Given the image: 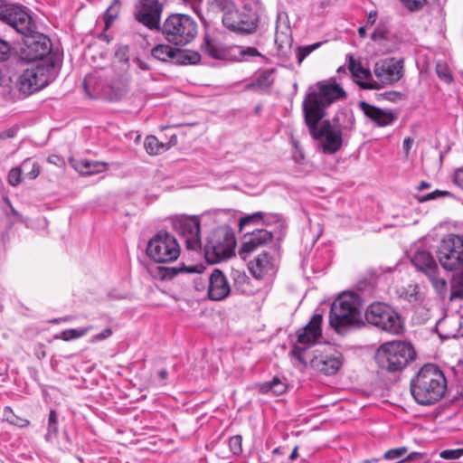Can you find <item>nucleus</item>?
<instances>
[{
    "instance_id": "nucleus-18",
    "label": "nucleus",
    "mask_w": 463,
    "mask_h": 463,
    "mask_svg": "<svg viewBox=\"0 0 463 463\" xmlns=\"http://www.w3.org/2000/svg\"><path fill=\"white\" fill-rule=\"evenodd\" d=\"M412 264L417 269L426 274L436 288H444L446 280L438 277V265L433 256L427 250L416 251L411 259Z\"/></svg>"
},
{
    "instance_id": "nucleus-59",
    "label": "nucleus",
    "mask_w": 463,
    "mask_h": 463,
    "mask_svg": "<svg viewBox=\"0 0 463 463\" xmlns=\"http://www.w3.org/2000/svg\"><path fill=\"white\" fill-rule=\"evenodd\" d=\"M366 25L359 27L358 33L360 37L364 38L366 36Z\"/></svg>"
},
{
    "instance_id": "nucleus-27",
    "label": "nucleus",
    "mask_w": 463,
    "mask_h": 463,
    "mask_svg": "<svg viewBox=\"0 0 463 463\" xmlns=\"http://www.w3.org/2000/svg\"><path fill=\"white\" fill-rule=\"evenodd\" d=\"M407 451L408 449L406 447L391 449L384 453L383 458L386 460H399V462H402L403 460H414L420 455L418 452H412L409 454L407 457H405Z\"/></svg>"
},
{
    "instance_id": "nucleus-48",
    "label": "nucleus",
    "mask_w": 463,
    "mask_h": 463,
    "mask_svg": "<svg viewBox=\"0 0 463 463\" xmlns=\"http://www.w3.org/2000/svg\"><path fill=\"white\" fill-rule=\"evenodd\" d=\"M263 215L264 214L261 212L254 213L251 215H248L244 218H241L240 221V225L242 226V225H246L250 222H259L260 220H262Z\"/></svg>"
},
{
    "instance_id": "nucleus-23",
    "label": "nucleus",
    "mask_w": 463,
    "mask_h": 463,
    "mask_svg": "<svg viewBox=\"0 0 463 463\" xmlns=\"http://www.w3.org/2000/svg\"><path fill=\"white\" fill-rule=\"evenodd\" d=\"M249 269L256 279H262L265 275L273 273L274 261L272 257L266 251H263L248 264Z\"/></svg>"
},
{
    "instance_id": "nucleus-5",
    "label": "nucleus",
    "mask_w": 463,
    "mask_h": 463,
    "mask_svg": "<svg viewBox=\"0 0 463 463\" xmlns=\"http://www.w3.org/2000/svg\"><path fill=\"white\" fill-rule=\"evenodd\" d=\"M361 300L357 294L344 292L332 303L329 324L339 334L364 325L361 312Z\"/></svg>"
},
{
    "instance_id": "nucleus-7",
    "label": "nucleus",
    "mask_w": 463,
    "mask_h": 463,
    "mask_svg": "<svg viewBox=\"0 0 463 463\" xmlns=\"http://www.w3.org/2000/svg\"><path fill=\"white\" fill-rule=\"evenodd\" d=\"M236 239L229 226H220L209 236L203 251L209 263L214 264L231 258L234 254Z\"/></svg>"
},
{
    "instance_id": "nucleus-30",
    "label": "nucleus",
    "mask_w": 463,
    "mask_h": 463,
    "mask_svg": "<svg viewBox=\"0 0 463 463\" xmlns=\"http://www.w3.org/2000/svg\"><path fill=\"white\" fill-rule=\"evenodd\" d=\"M144 147L147 154L155 156L168 149L165 144L160 143L155 136H148L144 141Z\"/></svg>"
},
{
    "instance_id": "nucleus-52",
    "label": "nucleus",
    "mask_w": 463,
    "mask_h": 463,
    "mask_svg": "<svg viewBox=\"0 0 463 463\" xmlns=\"http://www.w3.org/2000/svg\"><path fill=\"white\" fill-rule=\"evenodd\" d=\"M377 19V12L376 11H371L366 19V26H372L374 24Z\"/></svg>"
},
{
    "instance_id": "nucleus-19",
    "label": "nucleus",
    "mask_w": 463,
    "mask_h": 463,
    "mask_svg": "<svg viewBox=\"0 0 463 463\" xmlns=\"http://www.w3.org/2000/svg\"><path fill=\"white\" fill-rule=\"evenodd\" d=\"M272 238V232L264 229L255 230L244 235L243 241L239 249L240 257L242 260H246L259 247L271 241Z\"/></svg>"
},
{
    "instance_id": "nucleus-56",
    "label": "nucleus",
    "mask_w": 463,
    "mask_h": 463,
    "mask_svg": "<svg viewBox=\"0 0 463 463\" xmlns=\"http://www.w3.org/2000/svg\"><path fill=\"white\" fill-rule=\"evenodd\" d=\"M248 278L245 274L238 273L237 277L234 278V280L236 283H238V282H244Z\"/></svg>"
},
{
    "instance_id": "nucleus-63",
    "label": "nucleus",
    "mask_w": 463,
    "mask_h": 463,
    "mask_svg": "<svg viewBox=\"0 0 463 463\" xmlns=\"http://www.w3.org/2000/svg\"><path fill=\"white\" fill-rule=\"evenodd\" d=\"M68 320H69V317H61V318L54 319L53 322L54 323H59V322H61V321H68Z\"/></svg>"
},
{
    "instance_id": "nucleus-33",
    "label": "nucleus",
    "mask_w": 463,
    "mask_h": 463,
    "mask_svg": "<svg viewBox=\"0 0 463 463\" xmlns=\"http://www.w3.org/2000/svg\"><path fill=\"white\" fill-rule=\"evenodd\" d=\"M91 329V326L77 329H66L61 331L59 335L55 336V338L64 341H71L84 336Z\"/></svg>"
},
{
    "instance_id": "nucleus-46",
    "label": "nucleus",
    "mask_w": 463,
    "mask_h": 463,
    "mask_svg": "<svg viewBox=\"0 0 463 463\" xmlns=\"http://www.w3.org/2000/svg\"><path fill=\"white\" fill-rule=\"evenodd\" d=\"M450 195H451V194L449 191L435 190V191L429 193L426 195L422 196V198L420 199V201L426 202V201L437 199L439 197L450 196Z\"/></svg>"
},
{
    "instance_id": "nucleus-8",
    "label": "nucleus",
    "mask_w": 463,
    "mask_h": 463,
    "mask_svg": "<svg viewBox=\"0 0 463 463\" xmlns=\"http://www.w3.org/2000/svg\"><path fill=\"white\" fill-rule=\"evenodd\" d=\"M414 358L412 347L401 341L387 342L377 350L375 359L382 370L397 372Z\"/></svg>"
},
{
    "instance_id": "nucleus-26",
    "label": "nucleus",
    "mask_w": 463,
    "mask_h": 463,
    "mask_svg": "<svg viewBox=\"0 0 463 463\" xmlns=\"http://www.w3.org/2000/svg\"><path fill=\"white\" fill-rule=\"evenodd\" d=\"M200 54L196 52L183 49H174L172 61L176 64H196L200 61Z\"/></svg>"
},
{
    "instance_id": "nucleus-39",
    "label": "nucleus",
    "mask_w": 463,
    "mask_h": 463,
    "mask_svg": "<svg viewBox=\"0 0 463 463\" xmlns=\"http://www.w3.org/2000/svg\"><path fill=\"white\" fill-rule=\"evenodd\" d=\"M402 297L409 302H418L420 300V294L418 285H409L402 292Z\"/></svg>"
},
{
    "instance_id": "nucleus-29",
    "label": "nucleus",
    "mask_w": 463,
    "mask_h": 463,
    "mask_svg": "<svg viewBox=\"0 0 463 463\" xmlns=\"http://www.w3.org/2000/svg\"><path fill=\"white\" fill-rule=\"evenodd\" d=\"M59 433L58 414L54 410H51L48 418L47 432L45 439L48 442H53L57 439Z\"/></svg>"
},
{
    "instance_id": "nucleus-58",
    "label": "nucleus",
    "mask_w": 463,
    "mask_h": 463,
    "mask_svg": "<svg viewBox=\"0 0 463 463\" xmlns=\"http://www.w3.org/2000/svg\"><path fill=\"white\" fill-rule=\"evenodd\" d=\"M430 186V184L425 181H422L419 185H418V190L420 191H422L424 189H427Z\"/></svg>"
},
{
    "instance_id": "nucleus-3",
    "label": "nucleus",
    "mask_w": 463,
    "mask_h": 463,
    "mask_svg": "<svg viewBox=\"0 0 463 463\" xmlns=\"http://www.w3.org/2000/svg\"><path fill=\"white\" fill-rule=\"evenodd\" d=\"M241 9L233 0H207L210 8L222 13V25L239 35H250L256 33L264 8L260 0H245Z\"/></svg>"
},
{
    "instance_id": "nucleus-50",
    "label": "nucleus",
    "mask_w": 463,
    "mask_h": 463,
    "mask_svg": "<svg viewBox=\"0 0 463 463\" xmlns=\"http://www.w3.org/2000/svg\"><path fill=\"white\" fill-rule=\"evenodd\" d=\"M454 183L463 190V168H458L453 175Z\"/></svg>"
},
{
    "instance_id": "nucleus-47",
    "label": "nucleus",
    "mask_w": 463,
    "mask_h": 463,
    "mask_svg": "<svg viewBox=\"0 0 463 463\" xmlns=\"http://www.w3.org/2000/svg\"><path fill=\"white\" fill-rule=\"evenodd\" d=\"M10 52L9 43L0 38V61H6L9 58Z\"/></svg>"
},
{
    "instance_id": "nucleus-51",
    "label": "nucleus",
    "mask_w": 463,
    "mask_h": 463,
    "mask_svg": "<svg viewBox=\"0 0 463 463\" xmlns=\"http://www.w3.org/2000/svg\"><path fill=\"white\" fill-rule=\"evenodd\" d=\"M15 132L16 131L14 128H9V129L4 130V131L0 132V139L12 138L14 137Z\"/></svg>"
},
{
    "instance_id": "nucleus-40",
    "label": "nucleus",
    "mask_w": 463,
    "mask_h": 463,
    "mask_svg": "<svg viewBox=\"0 0 463 463\" xmlns=\"http://www.w3.org/2000/svg\"><path fill=\"white\" fill-rule=\"evenodd\" d=\"M23 165L13 167L8 173V183L12 186H17L22 182L24 173Z\"/></svg>"
},
{
    "instance_id": "nucleus-11",
    "label": "nucleus",
    "mask_w": 463,
    "mask_h": 463,
    "mask_svg": "<svg viewBox=\"0 0 463 463\" xmlns=\"http://www.w3.org/2000/svg\"><path fill=\"white\" fill-rule=\"evenodd\" d=\"M322 320V315L315 314L308 324L298 333V342L291 351V354L305 367L308 364L305 353L321 336Z\"/></svg>"
},
{
    "instance_id": "nucleus-25",
    "label": "nucleus",
    "mask_w": 463,
    "mask_h": 463,
    "mask_svg": "<svg viewBox=\"0 0 463 463\" xmlns=\"http://www.w3.org/2000/svg\"><path fill=\"white\" fill-rule=\"evenodd\" d=\"M275 72L276 70L274 68L264 70L255 80L246 86V89H260L264 91H269L275 81Z\"/></svg>"
},
{
    "instance_id": "nucleus-45",
    "label": "nucleus",
    "mask_w": 463,
    "mask_h": 463,
    "mask_svg": "<svg viewBox=\"0 0 463 463\" xmlns=\"http://www.w3.org/2000/svg\"><path fill=\"white\" fill-rule=\"evenodd\" d=\"M439 456L444 459H457L463 456V449H445L440 452Z\"/></svg>"
},
{
    "instance_id": "nucleus-1",
    "label": "nucleus",
    "mask_w": 463,
    "mask_h": 463,
    "mask_svg": "<svg viewBox=\"0 0 463 463\" xmlns=\"http://www.w3.org/2000/svg\"><path fill=\"white\" fill-rule=\"evenodd\" d=\"M316 87L309 88L302 102L304 120L312 138L320 141L322 151L332 155L340 150L343 137L354 129V116L351 111L341 110L332 120H323L326 108L345 98V91L335 81H318Z\"/></svg>"
},
{
    "instance_id": "nucleus-24",
    "label": "nucleus",
    "mask_w": 463,
    "mask_h": 463,
    "mask_svg": "<svg viewBox=\"0 0 463 463\" xmlns=\"http://www.w3.org/2000/svg\"><path fill=\"white\" fill-rule=\"evenodd\" d=\"M107 163L101 161L79 160L73 164L74 169L81 175H93L106 171Z\"/></svg>"
},
{
    "instance_id": "nucleus-64",
    "label": "nucleus",
    "mask_w": 463,
    "mask_h": 463,
    "mask_svg": "<svg viewBox=\"0 0 463 463\" xmlns=\"http://www.w3.org/2000/svg\"><path fill=\"white\" fill-rule=\"evenodd\" d=\"M279 451H280V449L279 448H276V449H273L272 453L273 454H279Z\"/></svg>"
},
{
    "instance_id": "nucleus-4",
    "label": "nucleus",
    "mask_w": 463,
    "mask_h": 463,
    "mask_svg": "<svg viewBox=\"0 0 463 463\" xmlns=\"http://www.w3.org/2000/svg\"><path fill=\"white\" fill-rule=\"evenodd\" d=\"M447 390V380L435 364L422 366L411 381V392L417 403L430 405L439 401Z\"/></svg>"
},
{
    "instance_id": "nucleus-10",
    "label": "nucleus",
    "mask_w": 463,
    "mask_h": 463,
    "mask_svg": "<svg viewBox=\"0 0 463 463\" xmlns=\"http://www.w3.org/2000/svg\"><path fill=\"white\" fill-rule=\"evenodd\" d=\"M146 252L155 262L165 263L179 257L180 247L175 236L160 231L148 241Z\"/></svg>"
},
{
    "instance_id": "nucleus-28",
    "label": "nucleus",
    "mask_w": 463,
    "mask_h": 463,
    "mask_svg": "<svg viewBox=\"0 0 463 463\" xmlns=\"http://www.w3.org/2000/svg\"><path fill=\"white\" fill-rule=\"evenodd\" d=\"M234 56V60L237 61H248L250 59L254 57H263L262 54L255 48L251 46H233L232 49Z\"/></svg>"
},
{
    "instance_id": "nucleus-38",
    "label": "nucleus",
    "mask_w": 463,
    "mask_h": 463,
    "mask_svg": "<svg viewBox=\"0 0 463 463\" xmlns=\"http://www.w3.org/2000/svg\"><path fill=\"white\" fill-rule=\"evenodd\" d=\"M181 272L197 273L200 272V270L197 266L193 265L186 267L183 264L180 267L165 269V275L164 276V278L171 279Z\"/></svg>"
},
{
    "instance_id": "nucleus-60",
    "label": "nucleus",
    "mask_w": 463,
    "mask_h": 463,
    "mask_svg": "<svg viewBox=\"0 0 463 463\" xmlns=\"http://www.w3.org/2000/svg\"><path fill=\"white\" fill-rule=\"evenodd\" d=\"M298 457V447H295L291 454L289 455V460H294Z\"/></svg>"
},
{
    "instance_id": "nucleus-54",
    "label": "nucleus",
    "mask_w": 463,
    "mask_h": 463,
    "mask_svg": "<svg viewBox=\"0 0 463 463\" xmlns=\"http://www.w3.org/2000/svg\"><path fill=\"white\" fill-rule=\"evenodd\" d=\"M385 38V33L383 31H381L379 29H375L374 32L372 34V39L374 41L377 40H383Z\"/></svg>"
},
{
    "instance_id": "nucleus-22",
    "label": "nucleus",
    "mask_w": 463,
    "mask_h": 463,
    "mask_svg": "<svg viewBox=\"0 0 463 463\" xmlns=\"http://www.w3.org/2000/svg\"><path fill=\"white\" fill-rule=\"evenodd\" d=\"M359 108L378 127L390 126L397 119V115L392 110L382 109L365 101H361Z\"/></svg>"
},
{
    "instance_id": "nucleus-37",
    "label": "nucleus",
    "mask_w": 463,
    "mask_h": 463,
    "mask_svg": "<svg viewBox=\"0 0 463 463\" xmlns=\"http://www.w3.org/2000/svg\"><path fill=\"white\" fill-rule=\"evenodd\" d=\"M22 165L24 171L26 172L25 175L29 179H35L40 175L41 169L37 162H33L30 158H27L22 162Z\"/></svg>"
},
{
    "instance_id": "nucleus-32",
    "label": "nucleus",
    "mask_w": 463,
    "mask_h": 463,
    "mask_svg": "<svg viewBox=\"0 0 463 463\" xmlns=\"http://www.w3.org/2000/svg\"><path fill=\"white\" fill-rule=\"evenodd\" d=\"M121 9L120 0H113L104 14L105 28L108 29L118 18Z\"/></svg>"
},
{
    "instance_id": "nucleus-15",
    "label": "nucleus",
    "mask_w": 463,
    "mask_h": 463,
    "mask_svg": "<svg viewBox=\"0 0 463 463\" xmlns=\"http://www.w3.org/2000/svg\"><path fill=\"white\" fill-rule=\"evenodd\" d=\"M309 364L311 367L326 375H333L341 368L343 356L340 352L329 346L323 350H315Z\"/></svg>"
},
{
    "instance_id": "nucleus-43",
    "label": "nucleus",
    "mask_w": 463,
    "mask_h": 463,
    "mask_svg": "<svg viewBox=\"0 0 463 463\" xmlns=\"http://www.w3.org/2000/svg\"><path fill=\"white\" fill-rule=\"evenodd\" d=\"M436 71L440 80L446 83L452 81V75L445 63H438L436 66Z\"/></svg>"
},
{
    "instance_id": "nucleus-9",
    "label": "nucleus",
    "mask_w": 463,
    "mask_h": 463,
    "mask_svg": "<svg viewBox=\"0 0 463 463\" xmlns=\"http://www.w3.org/2000/svg\"><path fill=\"white\" fill-rule=\"evenodd\" d=\"M368 324L392 335H399L403 328L401 316L390 306L376 302L371 304L364 313Z\"/></svg>"
},
{
    "instance_id": "nucleus-44",
    "label": "nucleus",
    "mask_w": 463,
    "mask_h": 463,
    "mask_svg": "<svg viewBox=\"0 0 463 463\" xmlns=\"http://www.w3.org/2000/svg\"><path fill=\"white\" fill-rule=\"evenodd\" d=\"M321 45L320 43H317L311 45L299 47L298 49V61L300 63L302 61L309 55L313 51L317 49Z\"/></svg>"
},
{
    "instance_id": "nucleus-14",
    "label": "nucleus",
    "mask_w": 463,
    "mask_h": 463,
    "mask_svg": "<svg viewBox=\"0 0 463 463\" xmlns=\"http://www.w3.org/2000/svg\"><path fill=\"white\" fill-rule=\"evenodd\" d=\"M163 5L158 0H137L134 18L150 30H159Z\"/></svg>"
},
{
    "instance_id": "nucleus-13",
    "label": "nucleus",
    "mask_w": 463,
    "mask_h": 463,
    "mask_svg": "<svg viewBox=\"0 0 463 463\" xmlns=\"http://www.w3.org/2000/svg\"><path fill=\"white\" fill-rule=\"evenodd\" d=\"M440 265L447 270H454L463 264V237L449 235L444 238L438 250Z\"/></svg>"
},
{
    "instance_id": "nucleus-31",
    "label": "nucleus",
    "mask_w": 463,
    "mask_h": 463,
    "mask_svg": "<svg viewBox=\"0 0 463 463\" xmlns=\"http://www.w3.org/2000/svg\"><path fill=\"white\" fill-rule=\"evenodd\" d=\"M287 386L278 377H274L271 382H266L261 384L260 392L267 393L271 392L276 395L285 392Z\"/></svg>"
},
{
    "instance_id": "nucleus-55",
    "label": "nucleus",
    "mask_w": 463,
    "mask_h": 463,
    "mask_svg": "<svg viewBox=\"0 0 463 463\" xmlns=\"http://www.w3.org/2000/svg\"><path fill=\"white\" fill-rule=\"evenodd\" d=\"M185 2L191 5L192 8L196 12V9L200 5L202 0H185Z\"/></svg>"
},
{
    "instance_id": "nucleus-35",
    "label": "nucleus",
    "mask_w": 463,
    "mask_h": 463,
    "mask_svg": "<svg viewBox=\"0 0 463 463\" xmlns=\"http://www.w3.org/2000/svg\"><path fill=\"white\" fill-rule=\"evenodd\" d=\"M173 51L174 48L167 44H158L152 49L151 54L159 61H166L172 60Z\"/></svg>"
},
{
    "instance_id": "nucleus-16",
    "label": "nucleus",
    "mask_w": 463,
    "mask_h": 463,
    "mask_svg": "<svg viewBox=\"0 0 463 463\" xmlns=\"http://www.w3.org/2000/svg\"><path fill=\"white\" fill-rule=\"evenodd\" d=\"M173 227L184 238L187 250H197L201 248L200 222L196 217L176 218L173 222Z\"/></svg>"
},
{
    "instance_id": "nucleus-2",
    "label": "nucleus",
    "mask_w": 463,
    "mask_h": 463,
    "mask_svg": "<svg viewBox=\"0 0 463 463\" xmlns=\"http://www.w3.org/2000/svg\"><path fill=\"white\" fill-rule=\"evenodd\" d=\"M0 20L24 36L19 59L27 63L43 61L52 50L51 40L35 31L31 15L20 5H0Z\"/></svg>"
},
{
    "instance_id": "nucleus-6",
    "label": "nucleus",
    "mask_w": 463,
    "mask_h": 463,
    "mask_svg": "<svg viewBox=\"0 0 463 463\" xmlns=\"http://www.w3.org/2000/svg\"><path fill=\"white\" fill-rule=\"evenodd\" d=\"M165 39L175 45H186L197 34L195 21L187 14H172L160 25L159 30Z\"/></svg>"
},
{
    "instance_id": "nucleus-36",
    "label": "nucleus",
    "mask_w": 463,
    "mask_h": 463,
    "mask_svg": "<svg viewBox=\"0 0 463 463\" xmlns=\"http://www.w3.org/2000/svg\"><path fill=\"white\" fill-rule=\"evenodd\" d=\"M4 418L10 424L15 425L19 428L26 427L29 424V420L15 415L10 407L5 408Z\"/></svg>"
},
{
    "instance_id": "nucleus-17",
    "label": "nucleus",
    "mask_w": 463,
    "mask_h": 463,
    "mask_svg": "<svg viewBox=\"0 0 463 463\" xmlns=\"http://www.w3.org/2000/svg\"><path fill=\"white\" fill-rule=\"evenodd\" d=\"M373 72L380 86L392 84L401 80L403 75L402 61L394 59H386L377 61L373 68Z\"/></svg>"
},
{
    "instance_id": "nucleus-62",
    "label": "nucleus",
    "mask_w": 463,
    "mask_h": 463,
    "mask_svg": "<svg viewBox=\"0 0 463 463\" xmlns=\"http://www.w3.org/2000/svg\"><path fill=\"white\" fill-rule=\"evenodd\" d=\"M6 202H7V203H8V204L10 205V207H11L12 213H13V214H14V215H18V213H17V212L13 208V206L11 205L10 201H9V199H8V198H6Z\"/></svg>"
},
{
    "instance_id": "nucleus-34",
    "label": "nucleus",
    "mask_w": 463,
    "mask_h": 463,
    "mask_svg": "<svg viewBox=\"0 0 463 463\" xmlns=\"http://www.w3.org/2000/svg\"><path fill=\"white\" fill-rule=\"evenodd\" d=\"M203 50L206 54L214 59H221L223 56L222 47L208 36L204 38Z\"/></svg>"
},
{
    "instance_id": "nucleus-42",
    "label": "nucleus",
    "mask_w": 463,
    "mask_h": 463,
    "mask_svg": "<svg viewBox=\"0 0 463 463\" xmlns=\"http://www.w3.org/2000/svg\"><path fill=\"white\" fill-rule=\"evenodd\" d=\"M403 6L411 12L421 10L428 3V0H400Z\"/></svg>"
},
{
    "instance_id": "nucleus-57",
    "label": "nucleus",
    "mask_w": 463,
    "mask_h": 463,
    "mask_svg": "<svg viewBox=\"0 0 463 463\" xmlns=\"http://www.w3.org/2000/svg\"><path fill=\"white\" fill-rule=\"evenodd\" d=\"M167 375H168V373L165 369H161L159 372H158V377L161 379V380H165L167 378Z\"/></svg>"
},
{
    "instance_id": "nucleus-53",
    "label": "nucleus",
    "mask_w": 463,
    "mask_h": 463,
    "mask_svg": "<svg viewBox=\"0 0 463 463\" xmlns=\"http://www.w3.org/2000/svg\"><path fill=\"white\" fill-rule=\"evenodd\" d=\"M413 142H414V140H413L412 137H408L404 138V140H403V149H404L406 155L409 154Z\"/></svg>"
},
{
    "instance_id": "nucleus-20",
    "label": "nucleus",
    "mask_w": 463,
    "mask_h": 463,
    "mask_svg": "<svg viewBox=\"0 0 463 463\" xmlns=\"http://www.w3.org/2000/svg\"><path fill=\"white\" fill-rule=\"evenodd\" d=\"M208 297L213 301H222L231 293V286L224 273L215 269L209 277Z\"/></svg>"
},
{
    "instance_id": "nucleus-61",
    "label": "nucleus",
    "mask_w": 463,
    "mask_h": 463,
    "mask_svg": "<svg viewBox=\"0 0 463 463\" xmlns=\"http://www.w3.org/2000/svg\"><path fill=\"white\" fill-rule=\"evenodd\" d=\"M381 459L377 458H373L370 459H366L364 461V463H378Z\"/></svg>"
},
{
    "instance_id": "nucleus-21",
    "label": "nucleus",
    "mask_w": 463,
    "mask_h": 463,
    "mask_svg": "<svg viewBox=\"0 0 463 463\" xmlns=\"http://www.w3.org/2000/svg\"><path fill=\"white\" fill-rule=\"evenodd\" d=\"M348 69L351 71L355 82L364 90H379L380 84L373 80L369 70L364 69L360 62H357L352 55H348Z\"/></svg>"
},
{
    "instance_id": "nucleus-12",
    "label": "nucleus",
    "mask_w": 463,
    "mask_h": 463,
    "mask_svg": "<svg viewBox=\"0 0 463 463\" xmlns=\"http://www.w3.org/2000/svg\"><path fill=\"white\" fill-rule=\"evenodd\" d=\"M51 70H52V65L31 64L18 78L19 91L28 95L47 86L50 80L48 72Z\"/></svg>"
},
{
    "instance_id": "nucleus-49",
    "label": "nucleus",
    "mask_w": 463,
    "mask_h": 463,
    "mask_svg": "<svg viewBox=\"0 0 463 463\" xmlns=\"http://www.w3.org/2000/svg\"><path fill=\"white\" fill-rule=\"evenodd\" d=\"M112 335V330L110 328H105L102 332L93 335L91 337V342L96 343L102 341L104 339L109 338Z\"/></svg>"
},
{
    "instance_id": "nucleus-41",
    "label": "nucleus",
    "mask_w": 463,
    "mask_h": 463,
    "mask_svg": "<svg viewBox=\"0 0 463 463\" xmlns=\"http://www.w3.org/2000/svg\"><path fill=\"white\" fill-rule=\"evenodd\" d=\"M228 445L233 455H240L242 452V438L241 435H235L229 439Z\"/></svg>"
}]
</instances>
